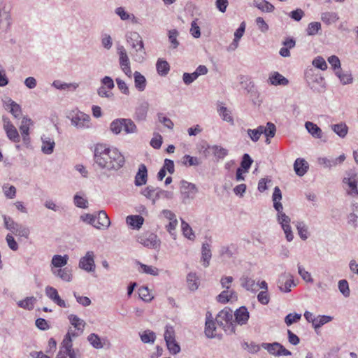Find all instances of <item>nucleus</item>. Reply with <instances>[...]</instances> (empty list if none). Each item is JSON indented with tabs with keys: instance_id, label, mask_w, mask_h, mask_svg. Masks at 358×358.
Masks as SVG:
<instances>
[{
	"instance_id": "nucleus-1",
	"label": "nucleus",
	"mask_w": 358,
	"mask_h": 358,
	"mask_svg": "<svg viewBox=\"0 0 358 358\" xmlns=\"http://www.w3.org/2000/svg\"><path fill=\"white\" fill-rule=\"evenodd\" d=\"M94 161L99 168L107 170H118L125 163L124 155L117 148L102 143L94 145Z\"/></svg>"
},
{
	"instance_id": "nucleus-2",
	"label": "nucleus",
	"mask_w": 358,
	"mask_h": 358,
	"mask_svg": "<svg viewBox=\"0 0 358 358\" xmlns=\"http://www.w3.org/2000/svg\"><path fill=\"white\" fill-rule=\"evenodd\" d=\"M273 201V208L278 212L277 220L280 224L285 235L286 238L288 241H292L294 238V236L290 227L291 220L285 213L282 212L283 207L280 203L282 199V193L278 187L274 188V191L272 196Z\"/></svg>"
},
{
	"instance_id": "nucleus-3",
	"label": "nucleus",
	"mask_w": 358,
	"mask_h": 358,
	"mask_svg": "<svg viewBox=\"0 0 358 358\" xmlns=\"http://www.w3.org/2000/svg\"><path fill=\"white\" fill-rule=\"evenodd\" d=\"M305 79L310 88L315 92H321L325 88L324 78L313 69H308L305 73Z\"/></svg>"
},
{
	"instance_id": "nucleus-4",
	"label": "nucleus",
	"mask_w": 358,
	"mask_h": 358,
	"mask_svg": "<svg viewBox=\"0 0 358 358\" xmlns=\"http://www.w3.org/2000/svg\"><path fill=\"white\" fill-rule=\"evenodd\" d=\"M110 129L115 134H119L122 131H124L125 134H131L136 131V126L131 119L120 118L110 123Z\"/></svg>"
},
{
	"instance_id": "nucleus-5",
	"label": "nucleus",
	"mask_w": 358,
	"mask_h": 358,
	"mask_svg": "<svg viewBox=\"0 0 358 358\" xmlns=\"http://www.w3.org/2000/svg\"><path fill=\"white\" fill-rule=\"evenodd\" d=\"M68 318L74 329L70 327L64 338L72 341L73 338L78 337L83 333L86 324L83 320L73 314L69 315Z\"/></svg>"
},
{
	"instance_id": "nucleus-6",
	"label": "nucleus",
	"mask_w": 358,
	"mask_h": 358,
	"mask_svg": "<svg viewBox=\"0 0 358 358\" xmlns=\"http://www.w3.org/2000/svg\"><path fill=\"white\" fill-rule=\"evenodd\" d=\"M86 217L90 224L99 229H107L110 224V219L103 210L99 211L97 216L87 215Z\"/></svg>"
},
{
	"instance_id": "nucleus-7",
	"label": "nucleus",
	"mask_w": 358,
	"mask_h": 358,
	"mask_svg": "<svg viewBox=\"0 0 358 358\" xmlns=\"http://www.w3.org/2000/svg\"><path fill=\"white\" fill-rule=\"evenodd\" d=\"M6 228L10 231L16 236L27 238L29 231L27 228L24 227L15 222L10 217L5 216L3 218Z\"/></svg>"
},
{
	"instance_id": "nucleus-8",
	"label": "nucleus",
	"mask_w": 358,
	"mask_h": 358,
	"mask_svg": "<svg viewBox=\"0 0 358 358\" xmlns=\"http://www.w3.org/2000/svg\"><path fill=\"white\" fill-rule=\"evenodd\" d=\"M262 347L274 356H290L292 355L289 350H287L282 345L278 342L273 343H263Z\"/></svg>"
},
{
	"instance_id": "nucleus-9",
	"label": "nucleus",
	"mask_w": 358,
	"mask_h": 358,
	"mask_svg": "<svg viewBox=\"0 0 358 358\" xmlns=\"http://www.w3.org/2000/svg\"><path fill=\"white\" fill-rule=\"evenodd\" d=\"M180 192L182 195L183 201L186 202L187 200H192L195 198L198 192V188L196 185L182 180L180 182Z\"/></svg>"
},
{
	"instance_id": "nucleus-10",
	"label": "nucleus",
	"mask_w": 358,
	"mask_h": 358,
	"mask_svg": "<svg viewBox=\"0 0 358 358\" xmlns=\"http://www.w3.org/2000/svg\"><path fill=\"white\" fill-rule=\"evenodd\" d=\"M76 354L73 349L72 341L64 338L56 358H76Z\"/></svg>"
},
{
	"instance_id": "nucleus-11",
	"label": "nucleus",
	"mask_w": 358,
	"mask_h": 358,
	"mask_svg": "<svg viewBox=\"0 0 358 358\" xmlns=\"http://www.w3.org/2000/svg\"><path fill=\"white\" fill-rule=\"evenodd\" d=\"M3 128L7 138L13 143H19L20 141V136L14 124L8 117H3Z\"/></svg>"
},
{
	"instance_id": "nucleus-12",
	"label": "nucleus",
	"mask_w": 358,
	"mask_h": 358,
	"mask_svg": "<svg viewBox=\"0 0 358 358\" xmlns=\"http://www.w3.org/2000/svg\"><path fill=\"white\" fill-rule=\"evenodd\" d=\"M232 319L233 311L230 308H225L217 314L215 320L217 324L220 326H224V322L227 324L229 323V328L230 329V331L234 333V327L231 323Z\"/></svg>"
},
{
	"instance_id": "nucleus-13",
	"label": "nucleus",
	"mask_w": 358,
	"mask_h": 358,
	"mask_svg": "<svg viewBox=\"0 0 358 358\" xmlns=\"http://www.w3.org/2000/svg\"><path fill=\"white\" fill-rule=\"evenodd\" d=\"M162 218H164L169 221V223L166 225V229L169 233L176 239V228L178 225V220L176 215L169 210H163L161 213Z\"/></svg>"
},
{
	"instance_id": "nucleus-14",
	"label": "nucleus",
	"mask_w": 358,
	"mask_h": 358,
	"mask_svg": "<svg viewBox=\"0 0 358 358\" xmlns=\"http://www.w3.org/2000/svg\"><path fill=\"white\" fill-rule=\"evenodd\" d=\"M119 55L120 66L122 71L129 78L131 77V70L130 67V62L127 51L123 46L117 48Z\"/></svg>"
},
{
	"instance_id": "nucleus-15",
	"label": "nucleus",
	"mask_w": 358,
	"mask_h": 358,
	"mask_svg": "<svg viewBox=\"0 0 358 358\" xmlns=\"http://www.w3.org/2000/svg\"><path fill=\"white\" fill-rule=\"evenodd\" d=\"M343 182L348 186V188L346 189L347 194L352 197H357L358 196V188L357 183L358 179L357 178V175L355 173L348 174V177H345L343 179Z\"/></svg>"
},
{
	"instance_id": "nucleus-16",
	"label": "nucleus",
	"mask_w": 358,
	"mask_h": 358,
	"mask_svg": "<svg viewBox=\"0 0 358 358\" xmlns=\"http://www.w3.org/2000/svg\"><path fill=\"white\" fill-rule=\"evenodd\" d=\"M127 41L131 44L132 47L135 48L137 52H140L141 57L138 59L136 58L135 60L141 62L143 61L142 54L144 53V51L143 43L141 36L136 32H131L128 37Z\"/></svg>"
},
{
	"instance_id": "nucleus-17",
	"label": "nucleus",
	"mask_w": 358,
	"mask_h": 358,
	"mask_svg": "<svg viewBox=\"0 0 358 358\" xmlns=\"http://www.w3.org/2000/svg\"><path fill=\"white\" fill-rule=\"evenodd\" d=\"M79 266L87 272L94 271V254L92 251H88L86 255L80 259Z\"/></svg>"
},
{
	"instance_id": "nucleus-18",
	"label": "nucleus",
	"mask_w": 358,
	"mask_h": 358,
	"mask_svg": "<svg viewBox=\"0 0 358 358\" xmlns=\"http://www.w3.org/2000/svg\"><path fill=\"white\" fill-rule=\"evenodd\" d=\"M292 285L295 286V284L291 274L285 273L280 276L278 281V286L281 292H289Z\"/></svg>"
},
{
	"instance_id": "nucleus-19",
	"label": "nucleus",
	"mask_w": 358,
	"mask_h": 358,
	"mask_svg": "<svg viewBox=\"0 0 358 358\" xmlns=\"http://www.w3.org/2000/svg\"><path fill=\"white\" fill-rule=\"evenodd\" d=\"M90 117L83 113H78L71 118L73 125L79 129L88 128L90 127Z\"/></svg>"
},
{
	"instance_id": "nucleus-20",
	"label": "nucleus",
	"mask_w": 358,
	"mask_h": 358,
	"mask_svg": "<svg viewBox=\"0 0 358 358\" xmlns=\"http://www.w3.org/2000/svg\"><path fill=\"white\" fill-rule=\"evenodd\" d=\"M46 296L55 303L57 306L62 308H66V304L64 300L62 299L58 294L57 290L51 286H47L45 289Z\"/></svg>"
},
{
	"instance_id": "nucleus-21",
	"label": "nucleus",
	"mask_w": 358,
	"mask_h": 358,
	"mask_svg": "<svg viewBox=\"0 0 358 358\" xmlns=\"http://www.w3.org/2000/svg\"><path fill=\"white\" fill-rule=\"evenodd\" d=\"M236 322L240 324H245L250 317L249 312L245 306H241L234 312Z\"/></svg>"
},
{
	"instance_id": "nucleus-22",
	"label": "nucleus",
	"mask_w": 358,
	"mask_h": 358,
	"mask_svg": "<svg viewBox=\"0 0 358 358\" xmlns=\"http://www.w3.org/2000/svg\"><path fill=\"white\" fill-rule=\"evenodd\" d=\"M268 82L272 85H288L289 80L282 75L277 71L272 72L268 78Z\"/></svg>"
},
{
	"instance_id": "nucleus-23",
	"label": "nucleus",
	"mask_w": 358,
	"mask_h": 358,
	"mask_svg": "<svg viewBox=\"0 0 358 358\" xmlns=\"http://www.w3.org/2000/svg\"><path fill=\"white\" fill-rule=\"evenodd\" d=\"M309 165L308 162L301 158H297L294 164V169L299 176H304L308 171Z\"/></svg>"
},
{
	"instance_id": "nucleus-24",
	"label": "nucleus",
	"mask_w": 358,
	"mask_h": 358,
	"mask_svg": "<svg viewBox=\"0 0 358 358\" xmlns=\"http://www.w3.org/2000/svg\"><path fill=\"white\" fill-rule=\"evenodd\" d=\"M305 128L308 132L315 138H322L323 132L322 129L315 123L312 122H306L305 123Z\"/></svg>"
},
{
	"instance_id": "nucleus-25",
	"label": "nucleus",
	"mask_w": 358,
	"mask_h": 358,
	"mask_svg": "<svg viewBox=\"0 0 358 358\" xmlns=\"http://www.w3.org/2000/svg\"><path fill=\"white\" fill-rule=\"evenodd\" d=\"M211 257L210 245L208 243H203L201 248V262L204 267L209 266Z\"/></svg>"
},
{
	"instance_id": "nucleus-26",
	"label": "nucleus",
	"mask_w": 358,
	"mask_h": 358,
	"mask_svg": "<svg viewBox=\"0 0 358 358\" xmlns=\"http://www.w3.org/2000/svg\"><path fill=\"white\" fill-rule=\"evenodd\" d=\"M139 242L148 248H155L157 244V235L154 234H145L139 237Z\"/></svg>"
},
{
	"instance_id": "nucleus-27",
	"label": "nucleus",
	"mask_w": 358,
	"mask_h": 358,
	"mask_svg": "<svg viewBox=\"0 0 358 358\" xmlns=\"http://www.w3.org/2000/svg\"><path fill=\"white\" fill-rule=\"evenodd\" d=\"M147 169L144 164H141L135 178V185L141 186L146 183L147 181Z\"/></svg>"
},
{
	"instance_id": "nucleus-28",
	"label": "nucleus",
	"mask_w": 358,
	"mask_h": 358,
	"mask_svg": "<svg viewBox=\"0 0 358 358\" xmlns=\"http://www.w3.org/2000/svg\"><path fill=\"white\" fill-rule=\"evenodd\" d=\"M52 272L54 275H57L65 282H70L72 279L71 270L68 268H62L55 270L52 268Z\"/></svg>"
},
{
	"instance_id": "nucleus-29",
	"label": "nucleus",
	"mask_w": 358,
	"mask_h": 358,
	"mask_svg": "<svg viewBox=\"0 0 358 358\" xmlns=\"http://www.w3.org/2000/svg\"><path fill=\"white\" fill-rule=\"evenodd\" d=\"M127 224L133 229H140L143 224L144 219L141 215H129L126 218Z\"/></svg>"
},
{
	"instance_id": "nucleus-30",
	"label": "nucleus",
	"mask_w": 358,
	"mask_h": 358,
	"mask_svg": "<svg viewBox=\"0 0 358 358\" xmlns=\"http://www.w3.org/2000/svg\"><path fill=\"white\" fill-rule=\"evenodd\" d=\"M187 283L189 290L196 291L200 285L199 277L196 273L190 272L187 275Z\"/></svg>"
},
{
	"instance_id": "nucleus-31",
	"label": "nucleus",
	"mask_w": 358,
	"mask_h": 358,
	"mask_svg": "<svg viewBox=\"0 0 358 358\" xmlns=\"http://www.w3.org/2000/svg\"><path fill=\"white\" fill-rule=\"evenodd\" d=\"M69 260V256L67 255H64V256L59 255H55L52 257L51 261V266L52 268H59L64 266Z\"/></svg>"
},
{
	"instance_id": "nucleus-32",
	"label": "nucleus",
	"mask_w": 358,
	"mask_h": 358,
	"mask_svg": "<svg viewBox=\"0 0 358 358\" xmlns=\"http://www.w3.org/2000/svg\"><path fill=\"white\" fill-rule=\"evenodd\" d=\"M236 292L234 290L225 289L222 291L217 296V300L222 303H226L231 299H236Z\"/></svg>"
},
{
	"instance_id": "nucleus-33",
	"label": "nucleus",
	"mask_w": 358,
	"mask_h": 358,
	"mask_svg": "<svg viewBox=\"0 0 358 358\" xmlns=\"http://www.w3.org/2000/svg\"><path fill=\"white\" fill-rule=\"evenodd\" d=\"M122 20H130L132 23H137V18L134 14L127 13L123 7H118L115 10Z\"/></svg>"
},
{
	"instance_id": "nucleus-34",
	"label": "nucleus",
	"mask_w": 358,
	"mask_h": 358,
	"mask_svg": "<svg viewBox=\"0 0 358 358\" xmlns=\"http://www.w3.org/2000/svg\"><path fill=\"white\" fill-rule=\"evenodd\" d=\"M211 316L210 313H207L206 315V327H205V334L208 338H214L215 336V334L214 331L216 330V327L215 326V322L209 320V317Z\"/></svg>"
},
{
	"instance_id": "nucleus-35",
	"label": "nucleus",
	"mask_w": 358,
	"mask_h": 358,
	"mask_svg": "<svg viewBox=\"0 0 358 358\" xmlns=\"http://www.w3.org/2000/svg\"><path fill=\"white\" fill-rule=\"evenodd\" d=\"M254 6L262 12L271 13L275 7L273 4L266 0H254Z\"/></svg>"
},
{
	"instance_id": "nucleus-36",
	"label": "nucleus",
	"mask_w": 358,
	"mask_h": 358,
	"mask_svg": "<svg viewBox=\"0 0 358 358\" xmlns=\"http://www.w3.org/2000/svg\"><path fill=\"white\" fill-rule=\"evenodd\" d=\"M228 154L229 151L227 149L218 145H212V155H214L217 161L223 159Z\"/></svg>"
},
{
	"instance_id": "nucleus-37",
	"label": "nucleus",
	"mask_w": 358,
	"mask_h": 358,
	"mask_svg": "<svg viewBox=\"0 0 358 358\" xmlns=\"http://www.w3.org/2000/svg\"><path fill=\"white\" fill-rule=\"evenodd\" d=\"M134 84H135L136 88L140 92L143 91L146 87L145 78L138 71H136L134 73Z\"/></svg>"
},
{
	"instance_id": "nucleus-38",
	"label": "nucleus",
	"mask_w": 358,
	"mask_h": 358,
	"mask_svg": "<svg viewBox=\"0 0 358 358\" xmlns=\"http://www.w3.org/2000/svg\"><path fill=\"white\" fill-rule=\"evenodd\" d=\"M6 109H10V113L15 118H19L22 115L20 106L11 99H9L6 104Z\"/></svg>"
},
{
	"instance_id": "nucleus-39",
	"label": "nucleus",
	"mask_w": 358,
	"mask_h": 358,
	"mask_svg": "<svg viewBox=\"0 0 358 358\" xmlns=\"http://www.w3.org/2000/svg\"><path fill=\"white\" fill-rule=\"evenodd\" d=\"M331 129L341 138H345L348 132V127L345 123L331 125Z\"/></svg>"
},
{
	"instance_id": "nucleus-40",
	"label": "nucleus",
	"mask_w": 358,
	"mask_h": 358,
	"mask_svg": "<svg viewBox=\"0 0 358 358\" xmlns=\"http://www.w3.org/2000/svg\"><path fill=\"white\" fill-rule=\"evenodd\" d=\"M336 75L343 85L350 84L353 81L352 74L348 71H343L341 69L336 71Z\"/></svg>"
},
{
	"instance_id": "nucleus-41",
	"label": "nucleus",
	"mask_w": 358,
	"mask_h": 358,
	"mask_svg": "<svg viewBox=\"0 0 358 358\" xmlns=\"http://www.w3.org/2000/svg\"><path fill=\"white\" fill-rule=\"evenodd\" d=\"M36 301V299L34 296H29L19 301L17 305L22 308L31 310L34 308Z\"/></svg>"
},
{
	"instance_id": "nucleus-42",
	"label": "nucleus",
	"mask_w": 358,
	"mask_h": 358,
	"mask_svg": "<svg viewBox=\"0 0 358 358\" xmlns=\"http://www.w3.org/2000/svg\"><path fill=\"white\" fill-rule=\"evenodd\" d=\"M197 150L200 155L207 158L212 155V145L206 141H202L197 145Z\"/></svg>"
},
{
	"instance_id": "nucleus-43",
	"label": "nucleus",
	"mask_w": 358,
	"mask_h": 358,
	"mask_svg": "<svg viewBox=\"0 0 358 358\" xmlns=\"http://www.w3.org/2000/svg\"><path fill=\"white\" fill-rule=\"evenodd\" d=\"M339 19L338 14L335 12H324L321 15V20L327 24L336 22Z\"/></svg>"
},
{
	"instance_id": "nucleus-44",
	"label": "nucleus",
	"mask_w": 358,
	"mask_h": 358,
	"mask_svg": "<svg viewBox=\"0 0 358 358\" xmlns=\"http://www.w3.org/2000/svg\"><path fill=\"white\" fill-rule=\"evenodd\" d=\"M241 286L248 291L256 292L257 285L255 281L249 277H243L241 279Z\"/></svg>"
},
{
	"instance_id": "nucleus-45",
	"label": "nucleus",
	"mask_w": 358,
	"mask_h": 358,
	"mask_svg": "<svg viewBox=\"0 0 358 358\" xmlns=\"http://www.w3.org/2000/svg\"><path fill=\"white\" fill-rule=\"evenodd\" d=\"M181 228L184 236L189 240H194L195 238V235L192 227L182 219H181Z\"/></svg>"
},
{
	"instance_id": "nucleus-46",
	"label": "nucleus",
	"mask_w": 358,
	"mask_h": 358,
	"mask_svg": "<svg viewBox=\"0 0 358 358\" xmlns=\"http://www.w3.org/2000/svg\"><path fill=\"white\" fill-rule=\"evenodd\" d=\"M34 122L27 117H24L22 118L21 125L20 127V130L21 132V135H27L29 134L30 127L33 126Z\"/></svg>"
},
{
	"instance_id": "nucleus-47",
	"label": "nucleus",
	"mask_w": 358,
	"mask_h": 358,
	"mask_svg": "<svg viewBox=\"0 0 358 358\" xmlns=\"http://www.w3.org/2000/svg\"><path fill=\"white\" fill-rule=\"evenodd\" d=\"M181 162L186 166H199L201 164V161L196 157H192L189 155H185L181 159Z\"/></svg>"
},
{
	"instance_id": "nucleus-48",
	"label": "nucleus",
	"mask_w": 358,
	"mask_h": 358,
	"mask_svg": "<svg viewBox=\"0 0 358 358\" xmlns=\"http://www.w3.org/2000/svg\"><path fill=\"white\" fill-rule=\"evenodd\" d=\"M333 317L328 315H319L313 320V326L315 329L320 328L324 324L331 322Z\"/></svg>"
},
{
	"instance_id": "nucleus-49",
	"label": "nucleus",
	"mask_w": 358,
	"mask_h": 358,
	"mask_svg": "<svg viewBox=\"0 0 358 358\" xmlns=\"http://www.w3.org/2000/svg\"><path fill=\"white\" fill-rule=\"evenodd\" d=\"M276 132L275 125L272 122H267L266 127L262 126V134H264L266 138H273Z\"/></svg>"
},
{
	"instance_id": "nucleus-50",
	"label": "nucleus",
	"mask_w": 358,
	"mask_h": 358,
	"mask_svg": "<svg viewBox=\"0 0 358 358\" xmlns=\"http://www.w3.org/2000/svg\"><path fill=\"white\" fill-rule=\"evenodd\" d=\"M178 31L176 29H171L169 31V41L171 43V47L176 49L178 47L180 43L178 40Z\"/></svg>"
},
{
	"instance_id": "nucleus-51",
	"label": "nucleus",
	"mask_w": 358,
	"mask_h": 358,
	"mask_svg": "<svg viewBox=\"0 0 358 358\" xmlns=\"http://www.w3.org/2000/svg\"><path fill=\"white\" fill-rule=\"evenodd\" d=\"M140 336L144 343H153L156 338L155 333L150 330L143 331Z\"/></svg>"
},
{
	"instance_id": "nucleus-52",
	"label": "nucleus",
	"mask_w": 358,
	"mask_h": 358,
	"mask_svg": "<svg viewBox=\"0 0 358 358\" xmlns=\"http://www.w3.org/2000/svg\"><path fill=\"white\" fill-rule=\"evenodd\" d=\"M296 227L300 238L305 241L308 238V227L303 222H297Z\"/></svg>"
},
{
	"instance_id": "nucleus-53",
	"label": "nucleus",
	"mask_w": 358,
	"mask_h": 358,
	"mask_svg": "<svg viewBox=\"0 0 358 358\" xmlns=\"http://www.w3.org/2000/svg\"><path fill=\"white\" fill-rule=\"evenodd\" d=\"M55 142L50 138L43 139L42 151L45 154H51L53 152Z\"/></svg>"
},
{
	"instance_id": "nucleus-54",
	"label": "nucleus",
	"mask_w": 358,
	"mask_h": 358,
	"mask_svg": "<svg viewBox=\"0 0 358 358\" xmlns=\"http://www.w3.org/2000/svg\"><path fill=\"white\" fill-rule=\"evenodd\" d=\"M247 133L253 142H257L262 134V126H259L257 129H248Z\"/></svg>"
},
{
	"instance_id": "nucleus-55",
	"label": "nucleus",
	"mask_w": 358,
	"mask_h": 358,
	"mask_svg": "<svg viewBox=\"0 0 358 358\" xmlns=\"http://www.w3.org/2000/svg\"><path fill=\"white\" fill-rule=\"evenodd\" d=\"M87 340L94 348L100 349L103 348V344L101 341V338L97 334L94 333L90 334L87 337Z\"/></svg>"
},
{
	"instance_id": "nucleus-56",
	"label": "nucleus",
	"mask_w": 358,
	"mask_h": 358,
	"mask_svg": "<svg viewBox=\"0 0 358 358\" xmlns=\"http://www.w3.org/2000/svg\"><path fill=\"white\" fill-rule=\"evenodd\" d=\"M168 350L171 355H177L180 352V346L176 340L166 343Z\"/></svg>"
},
{
	"instance_id": "nucleus-57",
	"label": "nucleus",
	"mask_w": 358,
	"mask_h": 358,
	"mask_svg": "<svg viewBox=\"0 0 358 358\" xmlns=\"http://www.w3.org/2000/svg\"><path fill=\"white\" fill-rule=\"evenodd\" d=\"M164 338L166 343L176 340V332L173 327L170 325L166 326Z\"/></svg>"
},
{
	"instance_id": "nucleus-58",
	"label": "nucleus",
	"mask_w": 358,
	"mask_h": 358,
	"mask_svg": "<svg viewBox=\"0 0 358 358\" xmlns=\"http://www.w3.org/2000/svg\"><path fill=\"white\" fill-rule=\"evenodd\" d=\"M3 192L8 199H14L16 196V188L13 185L5 184L3 186Z\"/></svg>"
},
{
	"instance_id": "nucleus-59",
	"label": "nucleus",
	"mask_w": 358,
	"mask_h": 358,
	"mask_svg": "<svg viewBox=\"0 0 358 358\" xmlns=\"http://www.w3.org/2000/svg\"><path fill=\"white\" fill-rule=\"evenodd\" d=\"M321 29V24L317 22H310L306 29V32L308 36H314L318 33Z\"/></svg>"
},
{
	"instance_id": "nucleus-60",
	"label": "nucleus",
	"mask_w": 358,
	"mask_h": 358,
	"mask_svg": "<svg viewBox=\"0 0 358 358\" xmlns=\"http://www.w3.org/2000/svg\"><path fill=\"white\" fill-rule=\"evenodd\" d=\"M218 112L220 115L222 116V118L224 121L227 122L232 123L234 122V119L231 115L230 111L225 106H221L218 109Z\"/></svg>"
},
{
	"instance_id": "nucleus-61",
	"label": "nucleus",
	"mask_w": 358,
	"mask_h": 358,
	"mask_svg": "<svg viewBox=\"0 0 358 358\" xmlns=\"http://www.w3.org/2000/svg\"><path fill=\"white\" fill-rule=\"evenodd\" d=\"M170 70V66L169 63L165 60L158 59V73L162 76H166L168 74Z\"/></svg>"
},
{
	"instance_id": "nucleus-62",
	"label": "nucleus",
	"mask_w": 358,
	"mask_h": 358,
	"mask_svg": "<svg viewBox=\"0 0 358 358\" xmlns=\"http://www.w3.org/2000/svg\"><path fill=\"white\" fill-rule=\"evenodd\" d=\"M253 160L250 157V155L247 153L244 154L242 157V160L241 162V168L243 169L245 172H247L250 168Z\"/></svg>"
},
{
	"instance_id": "nucleus-63",
	"label": "nucleus",
	"mask_w": 358,
	"mask_h": 358,
	"mask_svg": "<svg viewBox=\"0 0 358 358\" xmlns=\"http://www.w3.org/2000/svg\"><path fill=\"white\" fill-rule=\"evenodd\" d=\"M313 65L317 69L324 71L327 69V64L321 56L316 57L312 62Z\"/></svg>"
},
{
	"instance_id": "nucleus-64",
	"label": "nucleus",
	"mask_w": 358,
	"mask_h": 358,
	"mask_svg": "<svg viewBox=\"0 0 358 358\" xmlns=\"http://www.w3.org/2000/svg\"><path fill=\"white\" fill-rule=\"evenodd\" d=\"M338 289L344 296L348 297L350 296V292L349 289V285L346 280H339Z\"/></svg>"
}]
</instances>
